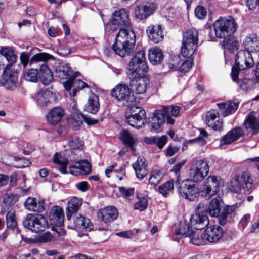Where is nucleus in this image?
Returning a JSON list of instances; mask_svg holds the SVG:
<instances>
[{
	"mask_svg": "<svg viewBox=\"0 0 259 259\" xmlns=\"http://www.w3.org/2000/svg\"><path fill=\"white\" fill-rule=\"evenodd\" d=\"M178 192L183 198L191 201L197 199L200 193V190L189 179L182 182L178 187Z\"/></svg>",
	"mask_w": 259,
	"mask_h": 259,
	"instance_id": "10",
	"label": "nucleus"
},
{
	"mask_svg": "<svg viewBox=\"0 0 259 259\" xmlns=\"http://www.w3.org/2000/svg\"><path fill=\"white\" fill-rule=\"evenodd\" d=\"M209 224L208 218L206 214H195L191 217L190 219L191 228L196 230L203 229L207 227Z\"/></svg>",
	"mask_w": 259,
	"mask_h": 259,
	"instance_id": "25",
	"label": "nucleus"
},
{
	"mask_svg": "<svg viewBox=\"0 0 259 259\" xmlns=\"http://www.w3.org/2000/svg\"><path fill=\"white\" fill-rule=\"evenodd\" d=\"M255 84L254 80L248 78H244L240 82L239 85L241 90L245 92H248L254 89L255 87Z\"/></svg>",
	"mask_w": 259,
	"mask_h": 259,
	"instance_id": "50",
	"label": "nucleus"
},
{
	"mask_svg": "<svg viewBox=\"0 0 259 259\" xmlns=\"http://www.w3.org/2000/svg\"><path fill=\"white\" fill-rule=\"evenodd\" d=\"M204 233L207 243L218 241L223 235L222 229L218 225H213L207 227Z\"/></svg>",
	"mask_w": 259,
	"mask_h": 259,
	"instance_id": "23",
	"label": "nucleus"
},
{
	"mask_svg": "<svg viewBox=\"0 0 259 259\" xmlns=\"http://www.w3.org/2000/svg\"><path fill=\"white\" fill-rule=\"evenodd\" d=\"M82 119L80 114L69 116L67 118L68 125L74 131L78 130L82 123Z\"/></svg>",
	"mask_w": 259,
	"mask_h": 259,
	"instance_id": "47",
	"label": "nucleus"
},
{
	"mask_svg": "<svg viewBox=\"0 0 259 259\" xmlns=\"http://www.w3.org/2000/svg\"><path fill=\"white\" fill-rule=\"evenodd\" d=\"M99 108L100 104L98 96L91 92L84 106L85 110L89 113L95 114L99 111Z\"/></svg>",
	"mask_w": 259,
	"mask_h": 259,
	"instance_id": "28",
	"label": "nucleus"
},
{
	"mask_svg": "<svg viewBox=\"0 0 259 259\" xmlns=\"http://www.w3.org/2000/svg\"><path fill=\"white\" fill-rule=\"evenodd\" d=\"M192 65L193 61L191 60H187L183 63L180 67L179 70L181 72H187L192 68Z\"/></svg>",
	"mask_w": 259,
	"mask_h": 259,
	"instance_id": "63",
	"label": "nucleus"
},
{
	"mask_svg": "<svg viewBox=\"0 0 259 259\" xmlns=\"http://www.w3.org/2000/svg\"><path fill=\"white\" fill-rule=\"evenodd\" d=\"M130 85L132 91L138 94L144 93L150 87L149 79L145 75L130 76Z\"/></svg>",
	"mask_w": 259,
	"mask_h": 259,
	"instance_id": "12",
	"label": "nucleus"
},
{
	"mask_svg": "<svg viewBox=\"0 0 259 259\" xmlns=\"http://www.w3.org/2000/svg\"><path fill=\"white\" fill-rule=\"evenodd\" d=\"M71 68L68 64L64 62L57 63L55 67V74L57 77L62 79H67L71 74Z\"/></svg>",
	"mask_w": 259,
	"mask_h": 259,
	"instance_id": "32",
	"label": "nucleus"
},
{
	"mask_svg": "<svg viewBox=\"0 0 259 259\" xmlns=\"http://www.w3.org/2000/svg\"><path fill=\"white\" fill-rule=\"evenodd\" d=\"M146 33L149 39L154 43H158L164 38L163 30L160 24H151L146 28Z\"/></svg>",
	"mask_w": 259,
	"mask_h": 259,
	"instance_id": "15",
	"label": "nucleus"
},
{
	"mask_svg": "<svg viewBox=\"0 0 259 259\" xmlns=\"http://www.w3.org/2000/svg\"><path fill=\"white\" fill-rule=\"evenodd\" d=\"M22 223L25 228L36 233L45 231L48 225L46 219L41 214H28Z\"/></svg>",
	"mask_w": 259,
	"mask_h": 259,
	"instance_id": "6",
	"label": "nucleus"
},
{
	"mask_svg": "<svg viewBox=\"0 0 259 259\" xmlns=\"http://www.w3.org/2000/svg\"><path fill=\"white\" fill-rule=\"evenodd\" d=\"M76 74H77V73H76L75 74V76L73 78V83H74V84H74V89H73V96L75 95V92H76L77 89V90L82 89L83 88H84L85 87H88V84L86 83H85L84 82L82 81V80H81L79 79L76 78V77H77Z\"/></svg>",
	"mask_w": 259,
	"mask_h": 259,
	"instance_id": "61",
	"label": "nucleus"
},
{
	"mask_svg": "<svg viewBox=\"0 0 259 259\" xmlns=\"http://www.w3.org/2000/svg\"><path fill=\"white\" fill-rule=\"evenodd\" d=\"M38 76L44 85H49L53 80L51 70L48 67L46 62H43L38 70Z\"/></svg>",
	"mask_w": 259,
	"mask_h": 259,
	"instance_id": "27",
	"label": "nucleus"
},
{
	"mask_svg": "<svg viewBox=\"0 0 259 259\" xmlns=\"http://www.w3.org/2000/svg\"><path fill=\"white\" fill-rule=\"evenodd\" d=\"M70 147L72 149H78L83 146V142L78 137L71 138L68 142Z\"/></svg>",
	"mask_w": 259,
	"mask_h": 259,
	"instance_id": "59",
	"label": "nucleus"
},
{
	"mask_svg": "<svg viewBox=\"0 0 259 259\" xmlns=\"http://www.w3.org/2000/svg\"><path fill=\"white\" fill-rule=\"evenodd\" d=\"M194 167L198 169L200 172H203V174L207 175L209 172V168L208 164H207V162L204 160H197L195 164Z\"/></svg>",
	"mask_w": 259,
	"mask_h": 259,
	"instance_id": "56",
	"label": "nucleus"
},
{
	"mask_svg": "<svg viewBox=\"0 0 259 259\" xmlns=\"http://www.w3.org/2000/svg\"><path fill=\"white\" fill-rule=\"evenodd\" d=\"M222 199L220 197L213 199L208 207V213L212 217H218L220 214Z\"/></svg>",
	"mask_w": 259,
	"mask_h": 259,
	"instance_id": "39",
	"label": "nucleus"
},
{
	"mask_svg": "<svg viewBox=\"0 0 259 259\" xmlns=\"http://www.w3.org/2000/svg\"><path fill=\"white\" fill-rule=\"evenodd\" d=\"M10 69H5L2 75V80L4 85L7 88L16 87L18 81V77L16 73L9 71Z\"/></svg>",
	"mask_w": 259,
	"mask_h": 259,
	"instance_id": "34",
	"label": "nucleus"
},
{
	"mask_svg": "<svg viewBox=\"0 0 259 259\" xmlns=\"http://www.w3.org/2000/svg\"><path fill=\"white\" fill-rule=\"evenodd\" d=\"M119 191L123 197L128 200L132 199L134 197V188L120 187L119 188Z\"/></svg>",
	"mask_w": 259,
	"mask_h": 259,
	"instance_id": "57",
	"label": "nucleus"
},
{
	"mask_svg": "<svg viewBox=\"0 0 259 259\" xmlns=\"http://www.w3.org/2000/svg\"><path fill=\"white\" fill-rule=\"evenodd\" d=\"M8 159L9 161L6 160L5 161L6 164L11 165L18 168H24L28 166L31 164V162L29 160L16 157L13 156H8Z\"/></svg>",
	"mask_w": 259,
	"mask_h": 259,
	"instance_id": "36",
	"label": "nucleus"
},
{
	"mask_svg": "<svg viewBox=\"0 0 259 259\" xmlns=\"http://www.w3.org/2000/svg\"><path fill=\"white\" fill-rule=\"evenodd\" d=\"M191 175L192 177V180L194 182H198L202 181L205 176L207 175L203 174V172H200L196 167L191 169Z\"/></svg>",
	"mask_w": 259,
	"mask_h": 259,
	"instance_id": "60",
	"label": "nucleus"
},
{
	"mask_svg": "<svg viewBox=\"0 0 259 259\" xmlns=\"http://www.w3.org/2000/svg\"><path fill=\"white\" fill-rule=\"evenodd\" d=\"M0 53L4 56L9 64L7 65L6 69H10L12 64L16 61V56L14 52L8 48H3L0 50Z\"/></svg>",
	"mask_w": 259,
	"mask_h": 259,
	"instance_id": "46",
	"label": "nucleus"
},
{
	"mask_svg": "<svg viewBox=\"0 0 259 259\" xmlns=\"http://www.w3.org/2000/svg\"><path fill=\"white\" fill-rule=\"evenodd\" d=\"M244 50L251 53L259 52V37L255 35H250L244 39L243 42Z\"/></svg>",
	"mask_w": 259,
	"mask_h": 259,
	"instance_id": "26",
	"label": "nucleus"
},
{
	"mask_svg": "<svg viewBox=\"0 0 259 259\" xmlns=\"http://www.w3.org/2000/svg\"><path fill=\"white\" fill-rule=\"evenodd\" d=\"M193 231L190 229L189 224L186 222H180L179 228L176 231V234L179 236V238L183 237L191 236Z\"/></svg>",
	"mask_w": 259,
	"mask_h": 259,
	"instance_id": "43",
	"label": "nucleus"
},
{
	"mask_svg": "<svg viewBox=\"0 0 259 259\" xmlns=\"http://www.w3.org/2000/svg\"><path fill=\"white\" fill-rule=\"evenodd\" d=\"M52 56L46 53H40L34 55L29 59V55L27 52H23L20 55L21 63L24 68H25L29 62L30 65H32L35 62H47L52 58Z\"/></svg>",
	"mask_w": 259,
	"mask_h": 259,
	"instance_id": "13",
	"label": "nucleus"
},
{
	"mask_svg": "<svg viewBox=\"0 0 259 259\" xmlns=\"http://www.w3.org/2000/svg\"><path fill=\"white\" fill-rule=\"evenodd\" d=\"M74 224L75 227L78 229L91 230L93 228L90 220L80 214L75 215Z\"/></svg>",
	"mask_w": 259,
	"mask_h": 259,
	"instance_id": "37",
	"label": "nucleus"
},
{
	"mask_svg": "<svg viewBox=\"0 0 259 259\" xmlns=\"http://www.w3.org/2000/svg\"><path fill=\"white\" fill-rule=\"evenodd\" d=\"M217 105L224 117H226L235 112L238 107V103L231 101L218 103Z\"/></svg>",
	"mask_w": 259,
	"mask_h": 259,
	"instance_id": "31",
	"label": "nucleus"
},
{
	"mask_svg": "<svg viewBox=\"0 0 259 259\" xmlns=\"http://www.w3.org/2000/svg\"><path fill=\"white\" fill-rule=\"evenodd\" d=\"M220 182L215 176H209L203 182L200 192L202 197L207 199H210L219 191Z\"/></svg>",
	"mask_w": 259,
	"mask_h": 259,
	"instance_id": "8",
	"label": "nucleus"
},
{
	"mask_svg": "<svg viewBox=\"0 0 259 259\" xmlns=\"http://www.w3.org/2000/svg\"><path fill=\"white\" fill-rule=\"evenodd\" d=\"M17 201V196L14 195H8L4 200L3 204H2V208L4 211L6 210H10L12 209L11 207Z\"/></svg>",
	"mask_w": 259,
	"mask_h": 259,
	"instance_id": "51",
	"label": "nucleus"
},
{
	"mask_svg": "<svg viewBox=\"0 0 259 259\" xmlns=\"http://www.w3.org/2000/svg\"><path fill=\"white\" fill-rule=\"evenodd\" d=\"M165 122V117H164V112L160 110H158L153 113L149 120V125L151 131L158 132L161 130V127Z\"/></svg>",
	"mask_w": 259,
	"mask_h": 259,
	"instance_id": "17",
	"label": "nucleus"
},
{
	"mask_svg": "<svg viewBox=\"0 0 259 259\" xmlns=\"http://www.w3.org/2000/svg\"><path fill=\"white\" fill-rule=\"evenodd\" d=\"M136 42V35L132 29L120 28L116 34L112 46L114 52L120 57L129 55L133 51Z\"/></svg>",
	"mask_w": 259,
	"mask_h": 259,
	"instance_id": "1",
	"label": "nucleus"
},
{
	"mask_svg": "<svg viewBox=\"0 0 259 259\" xmlns=\"http://www.w3.org/2000/svg\"><path fill=\"white\" fill-rule=\"evenodd\" d=\"M162 177V174L160 171L152 172L149 178V184L153 188H155L161 180Z\"/></svg>",
	"mask_w": 259,
	"mask_h": 259,
	"instance_id": "54",
	"label": "nucleus"
},
{
	"mask_svg": "<svg viewBox=\"0 0 259 259\" xmlns=\"http://www.w3.org/2000/svg\"><path fill=\"white\" fill-rule=\"evenodd\" d=\"M174 189V182L167 181L158 187V191L164 196L166 197Z\"/></svg>",
	"mask_w": 259,
	"mask_h": 259,
	"instance_id": "52",
	"label": "nucleus"
},
{
	"mask_svg": "<svg viewBox=\"0 0 259 259\" xmlns=\"http://www.w3.org/2000/svg\"><path fill=\"white\" fill-rule=\"evenodd\" d=\"M198 41V31L194 28L187 29L183 34L181 54L185 58H190L195 53Z\"/></svg>",
	"mask_w": 259,
	"mask_h": 259,
	"instance_id": "4",
	"label": "nucleus"
},
{
	"mask_svg": "<svg viewBox=\"0 0 259 259\" xmlns=\"http://www.w3.org/2000/svg\"><path fill=\"white\" fill-rule=\"evenodd\" d=\"M195 14L199 19H204L207 15V12L204 7L201 6H197L195 10Z\"/></svg>",
	"mask_w": 259,
	"mask_h": 259,
	"instance_id": "62",
	"label": "nucleus"
},
{
	"mask_svg": "<svg viewBox=\"0 0 259 259\" xmlns=\"http://www.w3.org/2000/svg\"><path fill=\"white\" fill-rule=\"evenodd\" d=\"M69 171L72 175H87L91 171V165L87 160L77 161L69 167Z\"/></svg>",
	"mask_w": 259,
	"mask_h": 259,
	"instance_id": "22",
	"label": "nucleus"
},
{
	"mask_svg": "<svg viewBox=\"0 0 259 259\" xmlns=\"http://www.w3.org/2000/svg\"><path fill=\"white\" fill-rule=\"evenodd\" d=\"M128 76L145 75L148 67L146 62V57L143 51H139L131 60L128 65Z\"/></svg>",
	"mask_w": 259,
	"mask_h": 259,
	"instance_id": "5",
	"label": "nucleus"
},
{
	"mask_svg": "<svg viewBox=\"0 0 259 259\" xmlns=\"http://www.w3.org/2000/svg\"><path fill=\"white\" fill-rule=\"evenodd\" d=\"M185 161L183 160L182 161H180L177 163L175 166H174V168L171 170V171L174 172L176 174V176L177 177V183H179L180 181V179L179 178V172L180 171L181 168L183 167V166L185 164Z\"/></svg>",
	"mask_w": 259,
	"mask_h": 259,
	"instance_id": "64",
	"label": "nucleus"
},
{
	"mask_svg": "<svg viewBox=\"0 0 259 259\" xmlns=\"http://www.w3.org/2000/svg\"><path fill=\"white\" fill-rule=\"evenodd\" d=\"M129 115H126V120L128 124L136 128H141L146 118L145 110L141 107L132 106L129 108Z\"/></svg>",
	"mask_w": 259,
	"mask_h": 259,
	"instance_id": "9",
	"label": "nucleus"
},
{
	"mask_svg": "<svg viewBox=\"0 0 259 259\" xmlns=\"http://www.w3.org/2000/svg\"><path fill=\"white\" fill-rule=\"evenodd\" d=\"M54 162L60 165V171L62 174H66V166L68 163V160L61 154L56 153L54 156Z\"/></svg>",
	"mask_w": 259,
	"mask_h": 259,
	"instance_id": "48",
	"label": "nucleus"
},
{
	"mask_svg": "<svg viewBox=\"0 0 259 259\" xmlns=\"http://www.w3.org/2000/svg\"><path fill=\"white\" fill-rule=\"evenodd\" d=\"M118 215L117 209L114 206H108L100 209L98 213L99 218L105 223L116 220Z\"/></svg>",
	"mask_w": 259,
	"mask_h": 259,
	"instance_id": "19",
	"label": "nucleus"
},
{
	"mask_svg": "<svg viewBox=\"0 0 259 259\" xmlns=\"http://www.w3.org/2000/svg\"><path fill=\"white\" fill-rule=\"evenodd\" d=\"M244 131L241 127H235L228 132L221 140V145L229 144L243 136Z\"/></svg>",
	"mask_w": 259,
	"mask_h": 259,
	"instance_id": "24",
	"label": "nucleus"
},
{
	"mask_svg": "<svg viewBox=\"0 0 259 259\" xmlns=\"http://www.w3.org/2000/svg\"><path fill=\"white\" fill-rule=\"evenodd\" d=\"M222 46L225 49H227L229 51H233L237 50L239 49V43L233 37V35L228 38L222 39Z\"/></svg>",
	"mask_w": 259,
	"mask_h": 259,
	"instance_id": "44",
	"label": "nucleus"
},
{
	"mask_svg": "<svg viewBox=\"0 0 259 259\" xmlns=\"http://www.w3.org/2000/svg\"><path fill=\"white\" fill-rule=\"evenodd\" d=\"M213 27L215 37L222 39L232 36L236 31L238 25L231 17H221L214 22Z\"/></svg>",
	"mask_w": 259,
	"mask_h": 259,
	"instance_id": "3",
	"label": "nucleus"
},
{
	"mask_svg": "<svg viewBox=\"0 0 259 259\" xmlns=\"http://www.w3.org/2000/svg\"><path fill=\"white\" fill-rule=\"evenodd\" d=\"M23 77L26 81L37 82L38 77V70L33 69H29L24 73Z\"/></svg>",
	"mask_w": 259,
	"mask_h": 259,
	"instance_id": "53",
	"label": "nucleus"
},
{
	"mask_svg": "<svg viewBox=\"0 0 259 259\" xmlns=\"http://www.w3.org/2000/svg\"><path fill=\"white\" fill-rule=\"evenodd\" d=\"M145 161L146 159L144 157H139L136 162L133 164V167L139 179H143L147 175V165Z\"/></svg>",
	"mask_w": 259,
	"mask_h": 259,
	"instance_id": "30",
	"label": "nucleus"
},
{
	"mask_svg": "<svg viewBox=\"0 0 259 259\" xmlns=\"http://www.w3.org/2000/svg\"><path fill=\"white\" fill-rule=\"evenodd\" d=\"M6 220L7 228L13 231L16 230L17 232L19 233L20 231L17 227L15 210L14 209L9 210L6 216Z\"/></svg>",
	"mask_w": 259,
	"mask_h": 259,
	"instance_id": "40",
	"label": "nucleus"
},
{
	"mask_svg": "<svg viewBox=\"0 0 259 259\" xmlns=\"http://www.w3.org/2000/svg\"><path fill=\"white\" fill-rule=\"evenodd\" d=\"M250 180L249 174L247 172H243L241 175L238 176L234 181H231L230 191L236 193H239L242 187L250 183Z\"/></svg>",
	"mask_w": 259,
	"mask_h": 259,
	"instance_id": "21",
	"label": "nucleus"
},
{
	"mask_svg": "<svg viewBox=\"0 0 259 259\" xmlns=\"http://www.w3.org/2000/svg\"><path fill=\"white\" fill-rule=\"evenodd\" d=\"M82 204V199L77 197L71 198L68 202L66 210V217L70 220L72 214L77 212Z\"/></svg>",
	"mask_w": 259,
	"mask_h": 259,
	"instance_id": "35",
	"label": "nucleus"
},
{
	"mask_svg": "<svg viewBox=\"0 0 259 259\" xmlns=\"http://www.w3.org/2000/svg\"><path fill=\"white\" fill-rule=\"evenodd\" d=\"M235 61V66L232 67L231 75L233 81L237 82L239 71L252 68L254 65V62L251 53L243 50L237 53Z\"/></svg>",
	"mask_w": 259,
	"mask_h": 259,
	"instance_id": "2",
	"label": "nucleus"
},
{
	"mask_svg": "<svg viewBox=\"0 0 259 259\" xmlns=\"http://www.w3.org/2000/svg\"><path fill=\"white\" fill-rule=\"evenodd\" d=\"M190 241L196 245H203L207 244L205 233H199L196 231L193 232L191 236H190Z\"/></svg>",
	"mask_w": 259,
	"mask_h": 259,
	"instance_id": "45",
	"label": "nucleus"
},
{
	"mask_svg": "<svg viewBox=\"0 0 259 259\" xmlns=\"http://www.w3.org/2000/svg\"><path fill=\"white\" fill-rule=\"evenodd\" d=\"M167 137L163 135L161 137L153 136L145 138L147 144H155L159 149H162L167 142Z\"/></svg>",
	"mask_w": 259,
	"mask_h": 259,
	"instance_id": "42",
	"label": "nucleus"
},
{
	"mask_svg": "<svg viewBox=\"0 0 259 259\" xmlns=\"http://www.w3.org/2000/svg\"><path fill=\"white\" fill-rule=\"evenodd\" d=\"M50 221L52 226L61 227L63 225L64 215L63 209L60 206H54L51 209Z\"/></svg>",
	"mask_w": 259,
	"mask_h": 259,
	"instance_id": "20",
	"label": "nucleus"
},
{
	"mask_svg": "<svg viewBox=\"0 0 259 259\" xmlns=\"http://www.w3.org/2000/svg\"><path fill=\"white\" fill-rule=\"evenodd\" d=\"M111 95L116 101L123 104L132 102L135 100L131 89L126 84L116 85L112 90Z\"/></svg>",
	"mask_w": 259,
	"mask_h": 259,
	"instance_id": "11",
	"label": "nucleus"
},
{
	"mask_svg": "<svg viewBox=\"0 0 259 259\" xmlns=\"http://www.w3.org/2000/svg\"><path fill=\"white\" fill-rule=\"evenodd\" d=\"M64 114V110L60 107L53 108L46 115L48 122L52 125L58 124Z\"/></svg>",
	"mask_w": 259,
	"mask_h": 259,
	"instance_id": "29",
	"label": "nucleus"
},
{
	"mask_svg": "<svg viewBox=\"0 0 259 259\" xmlns=\"http://www.w3.org/2000/svg\"><path fill=\"white\" fill-rule=\"evenodd\" d=\"M120 139L123 143L128 146L134 150V145L136 142V139L133 137L127 130H122L120 132Z\"/></svg>",
	"mask_w": 259,
	"mask_h": 259,
	"instance_id": "41",
	"label": "nucleus"
},
{
	"mask_svg": "<svg viewBox=\"0 0 259 259\" xmlns=\"http://www.w3.org/2000/svg\"><path fill=\"white\" fill-rule=\"evenodd\" d=\"M148 57L150 62L154 65L159 64L163 58L161 50L155 47L150 49L149 51Z\"/></svg>",
	"mask_w": 259,
	"mask_h": 259,
	"instance_id": "38",
	"label": "nucleus"
},
{
	"mask_svg": "<svg viewBox=\"0 0 259 259\" xmlns=\"http://www.w3.org/2000/svg\"><path fill=\"white\" fill-rule=\"evenodd\" d=\"M148 205V198L147 197H143L139 199V201H137L135 205L134 208L135 209L139 210L140 211L144 210L147 207Z\"/></svg>",
	"mask_w": 259,
	"mask_h": 259,
	"instance_id": "58",
	"label": "nucleus"
},
{
	"mask_svg": "<svg viewBox=\"0 0 259 259\" xmlns=\"http://www.w3.org/2000/svg\"><path fill=\"white\" fill-rule=\"evenodd\" d=\"M49 93L43 91H40L36 94L35 98L38 105L42 107L47 106L50 103L48 98Z\"/></svg>",
	"mask_w": 259,
	"mask_h": 259,
	"instance_id": "49",
	"label": "nucleus"
},
{
	"mask_svg": "<svg viewBox=\"0 0 259 259\" xmlns=\"http://www.w3.org/2000/svg\"><path fill=\"white\" fill-rule=\"evenodd\" d=\"M160 110L164 112V117L165 115H171L174 117L179 116L180 108L178 106L163 107V109Z\"/></svg>",
	"mask_w": 259,
	"mask_h": 259,
	"instance_id": "55",
	"label": "nucleus"
},
{
	"mask_svg": "<svg viewBox=\"0 0 259 259\" xmlns=\"http://www.w3.org/2000/svg\"><path fill=\"white\" fill-rule=\"evenodd\" d=\"M206 123L207 125L215 131H220L223 128V121L220 118L218 112L211 110L206 114Z\"/></svg>",
	"mask_w": 259,
	"mask_h": 259,
	"instance_id": "16",
	"label": "nucleus"
},
{
	"mask_svg": "<svg viewBox=\"0 0 259 259\" xmlns=\"http://www.w3.org/2000/svg\"><path fill=\"white\" fill-rule=\"evenodd\" d=\"M130 24L129 12L125 9L115 10L112 14L110 24L107 25L113 31Z\"/></svg>",
	"mask_w": 259,
	"mask_h": 259,
	"instance_id": "7",
	"label": "nucleus"
},
{
	"mask_svg": "<svg viewBox=\"0 0 259 259\" xmlns=\"http://www.w3.org/2000/svg\"><path fill=\"white\" fill-rule=\"evenodd\" d=\"M156 7L154 3H147L138 6L135 10L134 15L136 18L142 20L146 19L153 13Z\"/></svg>",
	"mask_w": 259,
	"mask_h": 259,
	"instance_id": "14",
	"label": "nucleus"
},
{
	"mask_svg": "<svg viewBox=\"0 0 259 259\" xmlns=\"http://www.w3.org/2000/svg\"><path fill=\"white\" fill-rule=\"evenodd\" d=\"M24 206L26 209L30 211L41 212L45 209L44 203L37 201L36 199L33 197H28L26 199Z\"/></svg>",
	"mask_w": 259,
	"mask_h": 259,
	"instance_id": "33",
	"label": "nucleus"
},
{
	"mask_svg": "<svg viewBox=\"0 0 259 259\" xmlns=\"http://www.w3.org/2000/svg\"><path fill=\"white\" fill-rule=\"evenodd\" d=\"M244 125L246 130L251 132V135L259 133V118L256 116L255 112H251L246 116Z\"/></svg>",
	"mask_w": 259,
	"mask_h": 259,
	"instance_id": "18",
	"label": "nucleus"
}]
</instances>
